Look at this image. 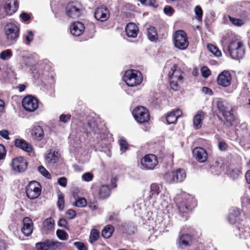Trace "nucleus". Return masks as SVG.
<instances>
[{"instance_id": "obj_1", "label": "nucleus", "mask_w": 250, "mask_h": 250, "mask_svg": "<svg viewBox=\"0 0 250 250\" xmlns=\"http://www.w3.org/2000/svg\"><path fill=\"white\" fill-rule=\"evenodd\" d=\"M227 50L230 57L235 60L242 59L245 53L243 43L238 40L231 42Z\"/></svg>"}, {"instance_id": "obj_2", "label": "nucleus", "mask_w": 250, "mask_h": 250, "mask_svg": "<svg viewBox=\"0 0 250 250\" xmlns=\"http://www.w3.org/2000/svg\"><path fill=\"white\" fill-rule=\"evenodd\" d=\"M216 106L219 112L222 113L226 122L229 125H231L232 122L234 121L231 106L228 102L221 99H219L217 100Z\"/></svg>"}, {"instance_id": "obj_3", "label": "nucleus", "mask_w": 250, "mask_h": 250, "mask_svg": "<svg viewBox=\"0 0 250 250\" xmlns=\"http://www.w3.org/2000/svg\"><path fill=\"white\" fill-rule=\"evenodd\" d=\"M123 80L127 85L134 87L139 85L143 81L142 73L137 70L130 69L125 71Z\"/></svg>"}, {"instance_id": "obj_4", "label": "nucleus", "mask_w": 250, "mask_h": 250, "mask_svg": "<svg viewBox=\"0 0 250 250\" xmlns=\"http://www.w3.org/2000/svg\"><path fill=\"white\" fill-rule=\"evenodd\" d=\"M4 34L7 41L10 44L15 43L20 35V27L13 22L7 23L4 27Z\"/></svg>"}, {"instance_id": "obj_5", "label": "nucleus", "mask_w": 250, "mask_h": 250, "mask_svg": "<svg viewBox=\"0 0 250 250\" xmlns=\"http://www.w3.org/2000/svg\"><path fill=\"white\" fill-rule=\"evenodd\" d=\"M173 38L175 47L180 50H185L188 47V37L185 31L182 30L176 31Z\"/></svg>"}, {"instance_id": "obj_6", "label": "nucleus", "mask_w": 250, "mask_h": 250, "mask_svg": "<svg viewBox=\"0 0 250 250\" xmlns=\"http://www.w3.org/2000/svg\"><path fill=\"white\" fill-rule=\"evenodd\" d=\"M132 115L136 121L140 124L147 122L149 120V113L143 106L136 107L132 111Z\"/></svg>"}, {"instance_id": "obj_7", "label": "nucleus", "mask_w": 250, "mask_h": 250, "mask_svg": "<svg viewBox=\"0 0 250 250\" xmlns=\"http://www.w3.org/2000/svg\"><path fill=\"white\" fill-rule=\"evenodd\" d=\"M41 193V185L36 181H32L29 183L26 189L27 196L30 199H34L38 198Z\"/></svg>"}, {"instance_id": "obj_8", "label": "nucleus", "mask_w": 250, "mask_h": 250, "mask_svg": "<svg viewBox=\"0 0 250 250\" xmlns=\"http://www.w3.org/2000/svg\"><path fill=\"white\" fill-rule=\"evenodd\" d=\"M23 108L27 111L33 112L39 106L38 100L34 97L29 95L25 97L22 101Z\"/></svg>"}, {"instance_id": "obj_9", "label": "nucleus", "mask_w": 250, "mask_h": 250, "mask_svg": "<svg viewBox=\"0 0 250 250\" xmlns=\"http://www.w3.org/2000/svg\"><path fill=\"white\" fill-rule=\"evenodd\" d=\"M157 157L153 154L145 155L141 161L142 168L145 169H152L157 165Z\"/></svg>"}, {"instance_id": "obj_10", "label": "nucleus", "mask_w": 250, "mask_h": 250, "mask_svg": "<svg viewBox=\"0 0 250 250\" xmlns=\"http://www.w3.org/2000/svg\"><path fill=\"white\" fill-rule=\"evenodd\" d=\"M11 166L14 171L22 172L27 169L28 163L23 157H18L13 159Z\"/></svg>"}, {"instance_id": "obj_11", "label": "nucleus", "mask_w": 250, "mask_h": 250, "mask_svg": "<svg viewBox=\"0 0 250 250\" xmlns=\"http://www.w3.org/2000/svg\"><path fill=\"white\" fill-rule=\"evenodd\" d=\"M67 15L72 18L76 19L81 15V5L78 3H71L67 5L66 8Z\"/></svg>"}, {"instance_id": "obj_12", "label": "nucleus", "mask_w": 250, "mask_h": 250, "mask_svg": "<svg viewBox=\"0 0 250 250\" xmlns=\"http://www.w3.org/2000/svg\"><path fill=\"white\" fill-rule=\"evenodd\" d=\"M196 205L195 201L190 198L186 201H183L178 205L179 211L183 213L189 212Z\"/></svg>"}, {"instance_id": "obj_13", "label": "nucleus", "mask_w": 250, "mask_h": 250, "mask_svg": "<svg viewBox=\"0 0 250 250\" xmlns=\"http://www.w3.org/2000/svg\"><path fill=\"white\" fill-rule=\"evenodd\" d=\"M94 17L98 21H104L109 18V12L106 7L102 6L96 9Z\"/></svg>"}, {"instance_id": "obj_14", "label": "nucleus", "mask_w": 250, "mask_h": 250, "mask_svg": "<svg viewBox=\"0 0 250 250\" xmlns=\"http://www.w3.org/2000/svg\"><path fill=\"white\" fill-rule=\"evenodd\" d=\"M231 82V76L228 71L225 70L219 75L217 83L223 87H228Z\"/></svg>"}, {"instance_id": "obj_15", "label": "nucleus", "mask_w": 250, "mask_h": 250, "mask_svg": "<svg viewBox=\"0 0 250 250\" xmlns=\"http://www.w3.org/2000/svg\"><path fill=\"white\" fill-rule=\"evenodd\" d=\"M195 159L200 163L206 162L208 158V154L205 149L201 147L195 148L192 151Z\"/></svg>"}, {"instance_id": "obj_16", "label": "nucleus", "mask_w": 250, "mask_h": 250, "mask_svg": "<svg viewBox=\"0 0 250 250\" xmlns=\"http://www.w3.org/2000/svg\"><path fill=\"white\" fill-rule=\"evenodd\" d=\"M21 231L25 236H29L33 231V222L29 217H25L22 221Z\"/></svg>"}, {"instance_id": "obj_17", "label": "nucleus", "mask_w": 250, "mask_h": 250, "mask_svg": "<svg viewBox=\"0 0 250 250\" xmlns=\"http://www.w3.org/2000/svg\"><path fill=\"white\" fill-rule=\"evenodd\" d=\"M19 4L16 0H7L4 6L6 12L11 15L16 12L18 8Z\"/></svg>"}, {"instance_id": "obj_18", "label": "nucleus", "mask_w": 250, "mask_h": 250, "mask_svg": "<svg viewBox=\"0 0 250 250\" xmlns=\"http://www.w3.org/2000/svg\"><path fill=\"white\" fill-rule=\"evenodd\" d=\"M84 30V25L81 22H76L72 24L70 27V32L72 34L76 36L82 35Z\"/></svg>"}, {"instance_id": "obj_19", "label": "nucleus", "mask_w": 250, "mask_h": 250, "mask_svg": "<svg viewBox=\"0 0 250 250\" xmlns=\"http://www.w3.org/2000/svg\"><path fill=\"white\" fill-rule=\"evenodd\" d=\"M182 71L176 65H174L169 72V78L174 80H179L180 82H183Z\"/></svg>"}, {"instance_id": "obj_20", "label": "nucleus", "mask_w": 250, "mask_h": 250, "mask_svg": "<svg viewBox=\"0 0 250 250\" xmlns=\"http://www.w3.org/2000/svg\"><path fill=\"white\" fill-rule=\"evenodd\" d=\"M59 156V154L58 152L50 149L47 151L45 155V161L48 164L53 165L58 161Z\"/></svg>"}, {"instance_id": "obj_21", "label": "nucleus", "mask_w": 250, "mask_h": 250, "mask_svg": "<svg viewBox=\"0 0 250 250\" xmlns=\"http://www.w3.org/2000/svg\"><path fill=\"white\" fill-rule=\"evenodd\" d=\"M182 115V111L179 109L168 113L166 118L168 124H174L177 122V119Z\"/></svg>"}, {"instance_id": "obj_22", "label": "nucleus", "mask_w": 250, "mask_h": 250, "mask_svg": "<svg viewBox=\"0 0 250 250\" xmlns=\"http://www.w3.org/2000/svg\"><path fill=\"white\" fill-rule=\"evenodd\" d=\"M15 145L25 151L30 152L32 151L31 145L26 142L25 140L21 139H17L15 141Z\"/></svg>"}, {"instance_id": "obj_23", "label": "nucleus", "mask_w": 250, "mask_h": 250, "mask_svg": "<svg viewBox=\"0 0 250 250\" xmlns=\"http://www.w3.org/2000/svg\"><path fill=\"white\" fill-rule=\"evenodd\" d=\"M192 241L191 236L187 234L182 235L178 239L179 246L184 249L190 246Z\"/></svg>"}, {"instance_id": "obj_24", "label": "nucleus", "mask_w": 250, "mask_h": 250, "mask_svg": "<svg viewBox=\"0 0 250 250\" xmlns=\"http://www.w3.org/2000/svg\"><path fill=\"white\" fill-rule=\"evenodd\" d=\"M125 32L128 37L135 38L138 34V28L134 23L130 22L127 24Z\"/></svg>"}, {"instance_id": "obj_25", "label": "nucleus", "mask_w": 250, "mask_h": 250, "mask_svg": "<svg viewBox=\"0 0 250 250\" xmlns=\"http://www.w3.org/2000/svg\"><path fill=\"white\" fill-rule=\"evenodd\" d=\"M163 188L161 185L157 184H152L150 185V191L149 195L150 199H156L157 196L163 190Z\"/></svg>"}, {"instance_id": "obj_26", "label": "nucleus", "mask_w": 250, "mask_h": 250, "mask_svg": "<svg viewBox=\"0 0 250 250\" xmlns=\"http://www.w3.org/2000/svg\"><path fill=\"white\" fill-rule=\"evenodd\" d=\"M31 134L33 138L38 140H41L44 137L43 130L42 127L39 125L33 127Z\"/></svg>"}, {"instance_id": "obj_27", "label": "nucleus", "mask_w": 250, "mask_h": 250, "mask_svg": "<svg viewBox=\"0 0 250 250\" xmlns=\"http://www.w3.org/2000/svg\"><path fill=\"white\" fill-rule=\"evenodd\" d=\"M204 119V114L203 111L198 112L193 118V126L196 129L200 128L202 126V121Z\"/></svg>"}, {"instance_id": "obj_28", "label": "nucleus", "mask_w": 250, "mask_h": 250, "mask_svg": "<svg viewBox=\"0 0 250 250\" xmlns=\"http://www.w3.org/2000/svg\"><path fill=\"white\" fill-rule=\"evenodd\" d=\"M240 212L239 210L235 208L232 209L228 218L229 222L230 224H234L240 220Z\"/></svg>"}, {"instance_id": "obj_29", "label": "nucleus", "mask_w": 250, "mask_h": 250, "mask_svg": "<svg viewBox=\"0 0 250 250\" xmlns=\"http://www.w3.org/2000/svg\"><path fill=\"white\" fill-rule=\"evenodd\" d=\"M54 225L55 221L52 218H47L43 223V229L46 231L51 230L54 229Z\"/></svg>"}, {"instance_id": "obj_30", "label": "nucleus", "mask_w": 250, "mask_h": 250, "mask_svg": "<svg viewBox=\"0 0 250 250\" xmlns=\"http://www.w3.org/2000/svg\"><path fill=\"white\" fill-rule=\"evenodd\" d=\"M174 176L176 182H180L185 179L186 173L184 169L179 168L174 171Z\"/></svg>"}, {"instance_id": "obj_31", "label": "nucleus", "mask_w": 250, "mask_h": 250, "mask_svg": "<svg viewBox=\"0 0 250 250\" xmlns=\"http://www.w3.org/2000/svg\"><path fill=\"white\" fill-rule=\"evenodd\" d=\"M110 189L108 186L103 185L99 188V196L100 198L104 199L110 195Z\"/></svg>"}, {"instance_id": "obj_32", "label": "nucleus", "mask_w": 250, "mask_h": 250, "mask_svg": "<svg viewBox=\"0 0 250 250\" xmlns=\"http://www.w3.org/2000/svg\"><path fill=\"white\" fill-rule=\"evenodd\" d=\"M114 229L111 225H107L105 226L102 230V236L105 238H109L112 235Z\"/></svg>"}, {"instance_id": "obj_33", "label": "nucleus", "mask_w": 250, "mask_h": 250, "mask_svg": "<svg viewBox=\"0 0 250 250\" xmlns=\"http://www.w3.org/2000/svg\"><path fill=\"white\" fill-rule=\"evenodd\" d=\"M49 249L52 250L60 249L62 247V243L53 240H47Z\"/></svg>"}, {"instance_id": "obj_34", "label": "nucleus", "mask_w": 250, "mask_h": 250, "mask_svg": "<svg viewBox=\"0 0 250 250\" xmlns=\"http://www.w3.org/2000/svg\"><path fill=\"white\" fill-rule=\"evenodd\" d=\"M147 36L148 39L151 41H154L157 39V33L154 27L150 26L147 28Z\"/></svg>"}, {"instance_id": "obj_35", "label": "nucleus", "mask_w": 250, "mask_h": 250, "mask_svg": "<svg viewBox=\"0 0 250 250\" xmlns=\"http://www.w3.org/2000/svg\"><path fill=\"white\" fill-rule=\"evenodd\" d=\"M99 237V232L96 229H92L91 230L89 236V242L93 244L97 241Z\"/></svg>"}, {"instance_id": "obj_36", "label": "nucleus", "mask_w": 250, "mask_h": 250, "mask_svg": "<svg viewBox=\"0 0 250 250\" xmlns=\"http://www.w3.org/2000/svg\"><path fill=\"white\" fill-rule=\"evenodd\" d=\"M183 82H180L179 80H174L169 78V84L171 88L174 91H177L180 89V85Z\"/></svg>"}, {"instance_id": "obj_37", "label": "nucleus", "mask_w": 250, "mask_h": 250, "mask_svg": "<svg viewBox=\"0 0 250 250\" xmlns=\"http://www.w3.org/2000/svg\"><path fill=\"white\" fill-rule=\"evenodd\" d=\"M57 205L59 209L62 210L64 207V196L62 192H59L58 194Z\"/></svg>"}, {"instance_id": "obj_38", "label": "nucleus", "mask_w": 250, "mask_h": 250, "mask_svg": "<svg viewBox=\"0 0 250 250\" xmlns=\"http://www.w3.org/2000/svg\"><path fill=\"white\" fill-rule=\"evenodd\" d=\"M208 50L211 52L214 56L216 57H220L222 55L221 51L219 49L213 44H209L208 45Z\"/></svg>"}, {"instance_id": "obj_39", "label": "nucleus", "mask_w": 250, "mask_h": 250, "mask_svg": "<svg viewBox=\"0 0 250 250\" xmlns=\"http://www.w3.org/2000/svg\"><path fill=\"white\" fill-rule=\"evenodd\" d=\"M164 179L169 184L176 182L174 176V171L166 174L164 176Z\"/></svg>"}, {"instance_id": "obj_40", "label": "nucleus", "mask_w": 250, "mask_h": 250, "mask_svg": "<svg viewBox=\"0 0 250 250\" xmlns=\"http://www.w3.org/2000/svg\"><path fill=\"white\" fill-rule=\"evenodd\" d=\"M36 249L37 250H49L47 240L43 242H39L36 244Z\"/></svg>"}, {"instance_id": "obj_41", "label": "nucleus", "mask_w": 250, "mask_h": 250, "mask_svg": "<svg viewBox=\"0 0 250 250\" xmlns=\"http://www.w3.org/2000/svg\"><path fill=\"white\" fill-rule=\"evenodd\" d=\"M12 56V52L10 49L3 51L0 54V58L3 60L10 58Z\"/></svg>"}, {"instance_id": "obj_42", "label": "nucleus", "mask_w": 250, "mask_h": 250, "mask_svg": "<svg viewBox=\"0 0 250 250\" xmlns=\"http://www.w3.org/2000/svg\"><path fill=\"white\" fill-rule=\"evenodd\" d=\"M87 205V202L84 198H79L75 202V206L78 208L85 207Z\"/></svg>"}, {"instance_id": "obj_43", "label": "nucleus", "mask_w": 250, "mask_h": 250, "mask_svg": "<svg viewBox=\"0 0 250 250\" xmlns=\"http://www.w3.org/2000/svg\"><path fill=\"white\" fill-rule=\"evenodd\" d=\"M24 62L26 66L31 67L34 66L37 63L36 60L31 57L26 58Z\"/></svg>"}, {"instance_id": "obj_44", "label": "nucleus", "mask_w": 250, "mask_h": 250, "mask_svg": "<svg viewBox=\"0 0 250 250\" xmlns=\"http://www.w3.org/2000/svg\"><path fill=\"white\" fill-rule=\"evenodd\" d=\"M194 12L196 16V19L199 21L202 19L203 11L201 7L199 5H197L195 7Z\"/></svg>"}, {"instance_id": "obj_45", "label": "nucleus", "mask_w": 250, "mask_h": 250, "mask_svg": "<svg viewBox=\"0 0 250 250\" xmlns=\"http://www.w3.org/2000/svg\"><path fill=\"white\" fill-rule=\"evenodd\" d=\"M38 170L42 175L48 179H50L51 176L49 172L42 166L38 167Z\"/></svg>"}, {"instance_id": "obj_46", "label": "nucleus", "mask_w": 250, "mask_h": 250, "mask_svg": "<svg viewBox=\"0 0 250 250\" xmlns=\"http://www.w3.org/2000/svg\"><path fill=\"white\" fill-rule=\"evenodd\" d=\"M56 233H57L58 237L60 239H61L62 240H65L67 239L68 234L65 231H64L62 230L58 229L57 230Z\"/></svg>"}, {"instance_id": "obj_47", "label": "nucleus", "mask_w": 250, "mask_h": 250, "mask_svg": "<svg viewBox=\"0 0 250 250\" xmlns=\"http://www.w3.org/2000/svg\"><path fill=\"white\" fill-rule=\"evenodd\" d=\"M119 145L120 149L122 152H125L127 149L128 146V144L124 139H121L119 140Z\"/></svg>"}, {"instance_id": "obj_48", "label": "nucleus", "mask_w": 250, "mask_h": 250, "mask_svg": "<svg viewBox=\"0 0 250 250\" xmlns=\"http://www.w3.org/2000/svg\"><path fill=\"white\" fill-rule=\"evenodd\" d=\"M24 37L28 43H29L33 40L34 33L32 31L28 30L26 34L24 35Z\"/></svg>"}, {"instance_id": "obj_49", "label": "nucleus", "mask_w": 250, "mask_h": 250, "mask_svg": "<svg viewBox=\"0 0 250 250\" xmlns=\"http://www.w3.org/2000/svg\"><path fill=\"white\" fill-rule=\"evenodd\" d=\"M229 18L231 23L235 25L241 26L243 24V21L242 20L236 19L230 16H229Z\"/></svg>"}, {"instance_id": "obj_50", "label": "nucleus", "mask_w": 250, "mask_h": 250, "mask_svg": "<svg viewBox=\"0 0 250 250\" xmlns=\"http://www.w3.org/2000/svg\"><path fill=\"white\" fill-rule=\"evenodd\" d=\"M74 245L78 250H87V247L83 242H75L74 243Z\"/></svg>"}, {"instance_id": "obj_51", "label": "nucleus", "mask_w": 250, "mask_h": 250, "mask_svg": "<svg viewBox=\"0 0 250 250\" xmlns=\"http://www.w3.org/2000/svg\"><path fill=\"white\" fill-rule=\"evenodd\" d=\"M93 178V175L91 172H86L82 176V179L83 181L89 182L92 181Z\"/></svg>"}, {"instance_id": "obj_52", "label": "nucleus", "mask_w": 250, "mask_h": 250, "mask_svg": "<svg viewBox=\"0 0 250 250\" xmlns=\"http://www.w3.org/2000/svg\"><path fill=\"white\" fill-rule=\"evenodd\" d=\"M71 115L67 114H61L60 116V121L64 123H67L71 119Z\"/></svg>"}, {"instance_id": "obj_53", "label": "nucleus", "mask_w": 250, "mask_h": 250, "mask_svg": "<svg viewBox=\"0 0 250 250\" xmlns=\"http://www.w3.org/2000/svg\"><path fill=\"white\" fill-rule=\"evenodd\" d=\"M201 71L202 76L205 78H207L210 74V71L206 66L203 67L201 69Z\"/></svg>"}, {"instance_id": "obj_54", "label": "nucleus", "mask_w": 250, "mask_h": 250, "mask_svg": "<svg viewBox=\"0 0 250 250\" xmlns=\"http://www.w3.org/2000/svg\"><path fill=\"white\" fill-rule=\"evenodd\" d=\"M241 173L242 171L238 169H234L230 172V175L233 179H235L241 174Z\"/></svg>"}, {"instance_id": "obj_55", "label": "nucleus", "mask_w": 250, "mask_h": 250, "mask_svg": "<svg viewBox=\"0 0 250 250\" xmlns=\"http://www.w3.org/2000/svg\"><path fill=\"white\" fill-rule=\"evenodd\" d=\"M58 183L60 186L65 187L67 185V179L64 177L59 178L58 180Z\"/></svg>"}, {"instance_id": "obj_56", "label": "nucleus", "mask_w": 250, "mask_h": 250, "mask_svg": "<svg viewBox=\"0 0 250 250\" xmlns=\"http://www.w3.org/2000/svg\"><path fill=\"white\" fill-rule=\"evenodd\" d=\"M164 12L167 15L170 16L173 14L174 10L171 6H167L164 8Z\"/></svg>"}, {"instance_id": "obj_57", "label": "nucleus", "mask_w": 250, "mask_h": 250, "mask_svg": "<svg viewBox=\"0 0 250 250\" xmlns=\"http://www.w3.org/2000/svg\"><path fill=\"white\" fill-rule=\"evenodd\" d=\"M9 132L7 130L3 129L0 130V136L6 140H9Z\"/></svg>"}, {"instance_id": "obj_58", "label": "nucleus", "mask_w": 250, "mask_h": 250, "mask_svg": "<svg viewBox=\"0 0 250 250\" xmlns=\"http://www.w3.org/2000/svg\"><path fill=\"white\" fill-rule=\"evenodd\" d=\"M140 2L146 5L153 6L155 3V0H140Z\"/></svg>"}, {"instance_id": "obj_59", "label": "nucleus", "mask_w": 250, "mask_h": 250, "mask_svg": "<svg viewBox=\"0 0 250 250\" xmlns=\"http://www.w3.org/2000/svg\"><path fill=\"white\" fill-rule=\"evenodd\" d=\"M6 154V149L4 146L0 144V160L3 159Z\"/></svg>"}, {"instance_id": "obj_60", "label": "nucleus", "mask_w": 250, "mask_h": 250, "mask_svg": "<svg viewBox=\"0 0 250 250\" xmlns=\"http://www.w3.org/2000/svg\"><path fill=\"white\" fill-rule=\"evenodd\" d=\"M9 16L6 12L4 6H0V19Z\"/></svg>"}, {"instance_id": "obj_61", "label": "nucleus", "mask_w": 250, "mask_h": 250, "mask_svg": "<svg viewBox=\"0 0 250 250\" xmlns=\"http://www.w3.org/2000/svg\"><path fill=\"white\" fill-rule=\"evenodd\" d=\"M66 214L69 216L71 219L74 218L76 217V212L74 210L70 209L66 211Z\"/></svg>"}, {"instance_id": "obj_62", "label": "nucleus", "mask_w": 250, "mask_h": 250, "mask_svg": "<svg viewBox=\"0 0 250 250\" xmlns=\"http://www.w3.org/2000/svg\"><path fill=\"white\" fill-rule=\"evenodd\" d=\"M58 225L60 227L66 228L67 225V221L65 219L61 218L60 219Z\"/></svg>"}, {"instance_id": "obj_63", "label": "nucleus", "mask_w": 250, "mask_h": 250, "mask_svg": "<svg viewBox=\"0 0 250 250\" xmlns=\"http://www.w3.org/2000/svg\"><path fill=\"white\" fill-rule=\"evenodd\" d=\"M218 147L220 150H225L227 149L228 146L225 142H220L219 143Z\"/></svg>"}, {"instance_id": "obj_64", "label": "nucleus", "mask_w": 250, "mask_h": 250, "mask_svg": "<svg viewBox=\"0 0 250 250\" xmlns=\"http://www.w3.org/2000/svg\"><path fill=\"white\" fill-rule=\"evenodd\" d=\"M202 92L205 94L209 95H212L213 94L212 91L208 87H203L202 88Z\"/></svg>"}]
</instances>
